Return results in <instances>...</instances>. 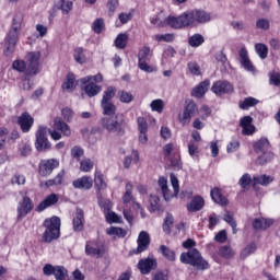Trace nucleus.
I'll return each mask as SVG.
<instances>
[{"label":"nucleus","mask_w":280,"mask_h":280,"mask_svg":"<svg viewBox=\"0 0 280 280\" xmlns=\"http://www.w3.org/2000/svg\"><path fill=\"white\" fill-rule=\"evenodd\" d=\"M100 124L109 135H115V137H124L126 135V118H124L122 114L103 117Z\"/></svg>","instance_id":"obj_1"},{"label":"nucleus","mask_w":280,"mask_h":280,"mask_svg":"<svg viewBox=\"0 0 280 280\" xmlns=\"http://www.w3.org/2000/svg\"><path fill=\"white\" fill-rule=\"evenodd\" d=\"M179 261L192 266L196 270H209V261L205 260L202 254L196 248H190L179 256Z\"/></svg>","instance_id":"obj_2"},{"label":"nucleus","mask_w":280,"mask_h":280,"mask_svg":"<svg viewBox=\"0 0 280 280\" xmlns=\"http://www.w3.org/2000/svg\"><path fill=\"white\" fill-rule=\"evenodd\" d=\"M23 23V14L16 13L12 20L11 28L7 36L5 47L7 54H12L21 34V24Z\"/></svg>","instance_id":"obj_3"},{"label":"nucleus","mask_w":280,"mask_h":280,"mask_svg":"<svg viewBox=\"0 0 280 280\" xmlns=\"http://www.w3.org/2000/svg\"><path fill=\"white\" fill-rule=\"evenodd\" d=\"M104 77L98 73L95 75H88L79 80L83 91L88 97H95L102 93V88L97 83L103 82Z\"/></svg>","instance_id":"obj_4"},{"label":"nucleus","mask_w":280,"mask_h":280,"mask_svg":"<svg viewBox=\"0 0 280 280\" xmlns=\"http://www.w3.org/2000/svg\"><path fill=\"white\" fill-rule=\"evenodd\" d=\"M45 232L43 234V242L51 244L54 240L60 237V218L52 217L44 221Z\"/></svg>","instance_id":"obj_5"},{"label":"nucleus","mask_w":280,"mask_h":280,"mask_svg":"<svg viewBox=\"0 0 280 280\" xmlns=\"http://www.w3.org/2000/svg\"><path fill=\"white\" fill-rule=\"evenodd\" d=\"M49 135L54 141H60L63 137H71V127L68 126L67 122H65L60 118L54 119L52 129H49Z\"/></svg>","instance_id":"obj_6"},{"label":"nucleus","mask_w":280,"mask_h":280,"mask_svg":"<svg viewBox=\"0 0 280 280\" xmlns=\"http://www.w3.org/2000/svg\"><path fill=\"white\" fill-rule=\"evenodd\" d=\"M166 25H170L173 30H183V27H191L189 21V11L182 13L178 16L168 15L166 18Z\"/></svg>","instance_id":"obj_7"},{"label":"nucleus","mask_w":280,"mask_h":280,"mask_svg":"<svg viewBox=\"0 0 280 280\" xmlns=\"http://www.w3.org/2000/svg\"><path fill=\"white\" fill-rule=\"evenodd\" d=\"M34 211V201H32V198L27 197V195H24L22 200L19 201L18 208H16V220L18 222H21L23 218H26Z\"/></svg>","instance_id":"obj_8"},{"label":"nucleus","mask_w":280,"mask_h":280,"mask_svg":"<svg viewBox=\"0 0 280 280\" xmlns=\"http://www.w3.org/2000/svg\"><path fill=\"white\" fill-rule=\"evenodd\" d=\"M26 75H37V73H40V52H28L26 55Z\"/></svg>","instance_id":"obj_9"},{"label":"nucleus","mask_w":280,"mask_h":280,"mask_svg":"<svg viewBox=\"0 0 280 280\" xmlns=\"http://www.w3.org/2000/svg\"><path fill=\"white\" fill-rule=\"evenodd\" d=\"M35 148L37 152H45L47 150H51V143H49V140L47 139V128H38L36 132Z\"/></svg>","instance_id":"obj_10"},{"label":"nucleus","mask_w":280,"mask_h":280,"mask_svg":"<svg viewBox=\"0 0 280 280\" xmlns=\"http://www.w3.org/2000/svg\"><path fill=\"white\" fill-rule=\"evenodd\" d=\"M188 18L190 21V25H196V23H199L200 25H202L211 21V13L205 10L195 9V10L188 11Z\"/></svg>","instance_id":"obj_11"},{"label":"nucleus","mask_w":280,"mask_h":280,"mask_svg":"<svg viewBox=\"0 0 280 280\" xmlns=\"http://www.w3.org/2000/svg\"><path fill=\"white\" fill-rule=\"evenodd\" d=\"M60 162L55 159L50 160H42L38 165V174L39 176H43L44 178H47V176H51V173L59 167Z\"/></svg>","instance_id":"obj_12"},{"label":"nucleus","mask_w":280,"mask_h":280,"mask_svg":"<svg viewBox=\"0 0 280 280\" xmlns=\"http://www.w3.org/2000/svg\"><path fill=\"white\" fill-rule=\"evenodd\" d=\"M196 115H198V105H196L194 101H186L184 113L179 121L183 126H187V124H190L191 117H196Z\"/></svg>","instance_id":"obj_13"},{"label":"nucleus","mask_w":280,"mask_h":280,"mask_svg":"<svg viewBox=\"0 0 280 280\" xmlns=\"http://www.w3.org/2000/svg\"><path fill=\"white\" fill-rule=\"evenodd\" d=\"M171 178V184L174 190V194L172 195V191L170 190L168 187L162 189L163 198L164 200L170 201L172 198H178V194L180 192V185L178 182V177L174 173H171L170 175Z\"/></svg>","instance_id":"obj_14"},{"label":"nucleus","mask_w":280,"mask_h":280,"mask_svg":"<svg viewBox=\"0 0 280 280\" xmlns=\"http://www.w3.org/2000/svg\"><path fill=\"white\" fill-rule=\"evenodd\" d=\"M137 266L141 275H150L152 270H156L159 262L156 258L148 257L140 259Z\"/></svg>","instance_id":"obj_15"},{"label":"nucleus","mask_w":280,"mask_h":280,"mask_svg":"<svg viewBox=\"0 0 280 280\" xmlns=\"http://www.w3.org/2000/svg\"><path fill=\"white\" fill-rule=\"evenodd\" d=\"M212 93L214 95H229V93H233V84L229 81H215L211 88Z\"/></svg>","instance_id":"obj_16"},{"label":"nucleus","mask_w":280,"mask_h":280,"mask_svg":"<svg viewBox=\"0 0 280 280\" xmlns=\"http://www.w3.org/2000/svg\"><path fill=\"white\" fill-rule=\"evenodd\" d=\"M18 125L20 126L22 132H30L32 126H34V117L30 113L24 112L18 118Z\"/></svg>","instance_id":"obj_17"},{"label":"nucleus","mask_w":280,"mask_h":280,"mask_svg":"<svg viewBox=\"0 0 280 280\" xmlns=\"http://www.w3.org/2000/svg\"><path fill=\"white\" fill-rule=\"evenodd\" d=\"M137 242L138 247L136 250H133V253L139 255V253H144V250H148V246H150V234H148L145 231L140 232Z\"/></svg>","instance_id":"obj_18"},{"label":"nucleus","mask_w":280,"mask_h":280,"mask_svg":"<svg viewBox=\"0 0 280 280\" xmlns=\"http://www.w3.org/2000/svg\"><path fill=\"white\" fill-rule=\"evenodd\" d=\"M73 231L80 233L84 231V210L81 208L75 209V214L72 220Z\"/></svg>","instance_id":"obj_19"},{"label":"nucleus","mask_w":280,"mask_h":280,"mask_svg":"<svg viewBox=\"0 0 280 280\" xmlns=\"http://www.w3.org/2000/svg\"><path fill=\"white\" fill-rule=\"evenodd\" d=\"M240 126L242 128V133L245 136L255 135V125H253V117L245 116L241 118Z\"/></svg>","instance_id":"obj_20"},{"label":"nucleus","mask_w":280,"mask_h":280,"mask_svg":"<svg viewBox=\"0 0 280 280\" xmlns=\"http://www.w3.org/2000/svg\"><path fill=\"white\" fill-rule=\"evenodd\" d=\"M74 189H84L89 191L93 187V178L90 176H83L72 182Z\"/></svg>","instance_id":"obj_21"},{"label":"nucleus","mask_w":280,"mask_h":280,"mask_svg":"<svg viewBox=\"0 0 280 280\" xmlns=\"http://www.w3.org/2000/svg\"><path fill=\"white\" fill-rule=\"evenodd\" d=\"M58 203V195L51 194L47 196L42 202L38 203L35 211L37 213H42V211H45L48 207H54V205Z\"/></svg>","instance_id":"obj_22"},{"label":"nucleus","mask_w":280,"mask_h":280,"mask_svg":"<svg viewBox=\"0 0 280 280\" xmlns=\"http://www.w3.org/2000/svg\"><path fill=\"white\" fill-rule=\"evenodd\" d=\"M272 224H275L273 219L257 218L253 221V229H255V231H266V229H270Z\"/></svg>","instance_id":"obj_23"},{"label":"nucleus","mask_w":280,"mask_h":280,"mask_svg":"<svg viewBox=\"0 0 280 280\" xmlns=\"http://www.w3.org/2000/svg\"><path fill=\"white\" fill-rule=\"evenodd\" d=\"M270 148H271L270 141L266 137H262L258 141H255L253 143V149H254V152H256V154H261L262 152H268V150H270Z\"/></svg>","instance_id":"obj_24"},{"label":"nucleus","mask_w":280,"mask_h":280,"mask_svg":"<svg viewBox=\"0 0 280 280\" xmlns=\"http://www.w3.org/2000/svg\"><path fill=\"white\" fill-rule=\"evenodd\" d=\"M241 58V65L246 71H255V66H253V62L250 61V58H248V50H246V47L241 48L240 52Z\"/></svg>","instance_id":"obj_25"},{"label":"nucleus","mask_w":280,"mask_h":280,"mask_svg":"<svg viewBox=\"0 0 280 280\" xmlns=\"http://www.w3.org/2000/svg\"><path fill=\"white\" fill-rule=\"evenodd\" d=\"M211 82L209 80H205L203 82L199 83L195 89L191 91L192 97H197V100H201L205 97V93L209 91Z\"/></svg>","instance_id":"obj_26"},{"label":"nucleus","mask_w":280,"mask_h":280,"mask_svg":"<svg viewBox=\"0 0 280 280\" xmlns=\"http://www.w3.org/2000/svg\"><path fill=\"white\" fill-rule=\"evenodd\" d=\"M202 207H205V199L200 196H196L187 205V210L191 213H196V211H200Z\"/></svg>","instance_id":"obj_27"},{"label":"nucleus","mask_w":280,"mask_h":280,"mask_svg":"<svg viewBox=\"0 0 280 280\" xmlns=\"http://www.w3.org/2000/svg\"><path fill=\"white\" fill-rule=\"evenodd\" d=\"M210 196L213 202H215L217 205H221V207H226V205H229V199L222 196V191L220 190V188H213L210 191Z\"/></svg>","instance_id":"obj_28"},{"label":"nucleus","mask_w":280,"mask_h":280,"mask_svg":"<svg viewBox=\"0 0 280 280\" xmlns=\"http://www.w3.org/2000/svg\"><path fill=\"white\" fill-rule=\"evenodd\" d=\"M75 86H78V84L75 83V74L68 73L65 82L61 85L62 91L72 93V91H75Z\"/></svg>","instance_id":"obj_29"},{"label":"nucleus","mask_w":280,"mask_h":280,"mask_svg":"<svg viewBox=\"0 0 280 280\" xmlns=\"http://www.w3.org/2000/svg\"><path fill=\"white\" fill-rule=\"evenodd\" d=\"M85 255H89L90 257H102L104 255V248L102 247H94L93 243L89 242L85 245Z\"/></svg>","instance_id":"obj_30"},{"label":"nucleus","mask_w":280,"mask_h":280,"mask_svg":"<svg viewBox=\"0 0 280 280\" xmlns=\"http://www.w3.org/2000/svg\"><path fill=\"white\" fill-rule=\"evenodd\" d=\"M101 108L103 109L104 117H115L117 116V106L112 103H101Z\"/></svg>","instance_id":"obj_31"},{"label":"nucleus","mask_w":280,"mask_h":280,"mask_svg":"<svg viewBox=\"0 0 280 280\" xmlns=\"http://www.w3.org/2000/svg\"><path fill=\"white\" fill-rule=\"evenodd\" d=\"M65 180V170L60 171L55 178L45 182V187H59Z\"/></svg>","instance_id":"obj_32"},{"label":"nucleus","mask_w":280,"mask_h":280,"mask_svg":"<svg viewBox=\"0 0 280 280\" xmlns=\"http://www.w3.org/2000/svg\"><path fill=\"white\" fill-rule=\"evenodd\" d=\"M94 183H95L97 196H102V192L107 187L106 182H104V175L102 173H96Z\"/></svg>","instance_id":"obj_33"},{"label":"nucleus","mask_w":280,"mask_h":280,"mask_svg":"<svg viewBox=\"0 0 280 280\" xmlns=\"http://www.w3.org/2000/svg\"><path fill=\"white\" fill-rule=\"evenodd\" d=\"M260 154L261 155H259L256 160V165H266L267 163H270L272 159H275V153L270 150H267Z\"/></svg>","instance_id":"obj_34"},{"label":"nucleus","mask_w":280,"mask_h":280,"mask_svg":"<svg viewBox=\"0 0 280 280\" xmlns=\"http://www.w3.org/2000/svg\"><path fill=\"white\" fill-rule=\"evenodd\" d=\"M275 178L270 175H260L253 177V185H262V187H266L272 183Z\"/></svg>","instance_id":"obj_35"},{"label":"nucleus","mask_w":280,"mask_h":280,"mask_svg":"<svg viewBox=\"0 0 280 280\" xmlns=\"http://www.w3.org/2000/svg\"><path fill=\"white\" fill-rule=\"evenodd\" d=\"M259 103V100L249 96L246 97L244 101H241L238 103V106L242 110H248V108H252L253 106H257V104Z\"/></svg>","instance_id":"obj_36"},{"label":"nucleus","mask_w":280,"mask_h":280,"mask_svg":"<svg viewBox=\"0 0 280 280\" xmlns=\"http://www.w3.org/2000/svg\"><path fill=\"white\" fill-rule=\"evenodd\" d=\"M125 194L122 196V202L124 205H128L129 202H135V197L132 196V183H127L125 186Z\"/></svg>","instance_id":"obj_37"},{"label":"nucleus","mask_w":280,"mask_h":280,"mask_svg":"<svg viewBox=\"0 0 280 280\" xmlns=\"http://www.w3.org/2000/svg\"><path fill=\"white\" fill-rule=\"evenodd\" d=\"M159 250L163 257L168 259V261H176V253L170 247L161 245Z\"/></svg>","instance_id":"obj_38"},{"label":"nucleus","mask_w":280,"mask_h":280,"mask_svg":"<svg viewBox=\"0 0 280 280\" xmlns=\"http://www.w3.org/2000/svg\"><path fill=\"white\" fill-rule=\"evenodd\" d=\"M127 45H128V34L126 33L118 34L115 39V47L117 49H126Z\"/></svg>","instance_id":"obj_39"},{"label":"nucleus","mask_w":280,"mask_h":280,"mask_svg":"<svg viewBox=\"0 0 280 280\" xmlns=\"http://www.w3.org/2000/svg\"><path fill=\"white\" fill-rule=\"evenodd\" d=\"M117 95V89L115 86H108L104 92H103V98L101 103H112L110 100Z\"/></svg>","instance_id":"obj_40"},{"label":"nucleus","mask_w":280,"mask_h":280,"mask_svg":"<svg viewBox=\"0 0 280 280\" xmlns=\"http://www.w3.org/2000/svg\"><path fill=\"white\" fill-rule=\"evenodd\" d=\"M132 161L135 163H139V152L136 150H132L131 155H127L124 160V168L128 170L130 165L132 164Z\"/></svg>","instance_id":"obj_41"},{"label":"nucleus","mask_w":280,"mask_h":280,"mask_svg":"<svg viewBox=\"0 0 280 280\" xmlns=\"http://www.w3.org/2000/svg\"><path fill=\"white\" fill-rule=\"evenodd\" d=\"M219 255L220 257H223L224 259H231L232 257L235 256V252L233 248L229 245L221 246L219 248Z\"/></svg>","instance_id":"obj_42"},{"label":"nucleus","mask_w":280,"mask_h":280,"mask_svg":"<svg viewBox=\"0 0 280 280\" xmlns=\"http://www.w3.org/2000/svg\"><path fill=\"white\" fill-rule=\"evenodd\" d=\"M73 56L75 62H78L79 65H85V62H89L86 55H84V49L82 48L74 49Z\"/></svg>","instance_id":"obj_43"},{"label":"nucleus","mask_w":280,"mask_h":280,"mask_svg":"<svg viewBox=\"0 0 280 280\" xmlns=\"http://www.w3.org/2000/svg\"><path fill=\"white\" fill-rule=\"evenodd\" d=\"M255 51L258 54L261 60H266L268 58V46L266 44L258 43L255 45Z\"/></svg>","instance_id":"obj_44"},{"label":"nucleus","mask_w":280,"mask_h":280,"mask_svg":"<svg viewBox=\"0 0 280 280\" xmlns=\"http://www.w3.org/2000/svg\"><path fill=\"white\" fill-rule=\"evenodd\" d=\"M98 198V206L103 210V212L106 214L113 209V202L109 199H103L102 195L97 196Z\"/></svg>","instance_id":"obj_45"},{"label":"nucleus","mask_w":280,"mask_h":280,"mask_svg":"<svg viewBox=\"0 0 280 280\" xmlns=\"http://www.w3.org/2000/svg\"><path fill=\"white\" fill-rule=\"evenodd\" d=\"M202 43H205V36L201 34H195L188 39V45H190V47H200Z\"/></svg>","instance_id":"obj_46"},{"label":"nucleus","mask_w":280,"mask_h":280,"mask_svg":"<svg viewBox=\"0 0 280 280\" xmlns=\"http://www.w3.org/2000/svg\"><path fill=\"white\" fill-rule=\"evenodd\" d=\"M172 226H174V217L172 214L167 213V215L163 222L164 233L170 235V233H172Z\"/></svg>","instance_id":"obj_47"},{"label":"nucleus","mask_w":280,"mask_h":280,"mask_svg":"<svg viewBox=\"0 0 280 280\" xmlns=\"http://www.w3.org/2000/svg\"><path fill=\"white\" fill-rule=\"evenodd\" d=\"M117 95H118L119 102H121L122 104H130V102L135 100V96L132 95V93H129L127 91H119Z\"/></svg>","instance_id":"obj_48"},{"label":"nucleus","mask_w":280,"mask_h":280,"mask_svg":"<svg viewBox=\"0 0 280 280\" xmlns=\"http://www.w3.org/2000/svg\"><path fill=\"white\" fill-rule=\"evenodd\" d=\"M59 10L63 14H69L71 10H73V2L72 1H66V0H59Z\"/></svg>","instance_id":"obj_49"},{"label":"nucleus","mask_w":280,"mask_h":280,"mask_svg":"<svg viewBox=\"0 0 280 280\" xmlns=\"http://www.w3.org/2000/svg\"><path fill=\"white\" fill-rule=\"evenodd\" d=\"M104 19L102 18L96 19L92 24V30L95 34H102V32H104Z\"/></svg>","instance_id":"obj_50"},{"label":"nucleus","mask_w":280,"mask_h":280,"mask_svg":"<svg viewBox=\"0 0 280 280\" xmlns=\"http://www.w3.org/2000/svg\"><path fill=\"white\" fill-rule=\"evenodd\" d=\"M255 250H257V244L255 243H250L249 245H247L241 253V257L243 259H246V257H250V255H253V253H255Z\"/></svg>","instance_id":"obj_51"},{"label":"nucleus","mask_w":280,"mask_h":280,"mask_svg":"<svg viewBox=\"0 0 280 280\" xmlns=\"http://www.w3.org/2000/svg\"><path fill=\"white\" fill-rule=\"evenodd\" d=\"M107 235H116V237H126V231L121 228H108L106 229Z\"/></svg>","instance_id":"obj_52"},{"label":"nucleus","mask_w":280,"mask_h":280,"mask_svg":"<svg viewBox=\"0 0 280 280\" xmlns=\"http://www.w3.org/2000/svg\"><path fill=\"white\" fill-rule=\"evenodd\" d=\"M150 21L155 27H165V25H167V19L163 20L161 14L154 15Z\"/></svg>","instance_id":"obj_53"},{"label":"nucleus","mask_w":280,"mask_h":280,"mask_svg":"<svg viewBox=\"0 0 280 280\" xmlns=\"http://www.w3.org/2000/svg\"><path fill=\"white\" fill-rule=\"evenodd\" d=\"M12 69L19 71V73H26L27 65L23 60H15L12 63Z\"/></svg>","instance_id":"obj_54"},{"label":"nucleus","mask_w":280,"mask_h":280,"mask_svg":"<svg viewBox=\"0 0 280 280\" xmlns=\"http://www.w3.org/2000/svg\"><path fill=\"white\" fill-rule=\"evenodd\" d=\"M256 27L257 30H264L265 32H268L270 30V20L260 18L256 21Z\"/></svg>","instance_id":"obj_55"},{"label":"nucleus","mask_w":280,"mask_h":280,"mask_svg":"<svg viewBox=\"0 0 280 280\" xmlns=\"http://www.w3.org/2000/svg\"><path fill=\"white\" fill-rule=\"evenodd\" d=\"M163 108H165V104L163 103V100L158 98L151 102V109L155 113H163Z\"/></svg>","instance_id":"obj_56"},{"label":"nucleus","mask_w":280,"mask_h":280,"mask_svg":"<svg viewBox=\"0 0 280 280\" xmlns=\"http://www.w3.org/2000/svg\"><path fill=\"white\" fill-rule=\"evenodd\" d=\"M250 183H253V178L250 177V174L246 173L244 174L240 180H238V185L243 188V189H248V186L250 185Z\"/></svg>","instance_id":"obj_57"},{"label":"nucleus","mask_w":280,"mask_h":280,"mask_svg":"<svg viewBox=\"0 0 280 280\" xmlns=\"http://www.w3.org/2000/svg\"><path fill=\"white\" fill-rule=\"evenodd\" d=\"M154 40L158 43L164 42V43H173L174 42V34H161V35H155Z\"/></svg>","instance_id":"obj_58"},{"label":"nucleus","mask_w":280,"mask_h":280,"mask_svg":"<svg viewBox=\"0 0 280 280\" xmlns=\"http://www.w3.org/2000/svg\"><path fill=\"white\" fill-rule=\"evenodd\" d=\"M269 84H271L272 86H280V72H269Z\"/></svg>","instance_id":"obj_59"},{"label":"nucleus","mask_w":280,"mask_h":280,"mask_svg":"<svg viewBox=\"0 0 280 280\" xmlns=\"http://www.w3.org/2000/svg\"><path fill=\"white\" fill-rule=\"evenodd\" d=\"M105 218H106V221L108 222V224L119 223L121 220V218L117 213H115L110 210H109V212L105 213Z\"/></svg>","instance_id":"obj_60"},{"label":"nucleus","mask_w":280,"mask_h":280,"mask_svg":"<svg viewBox=\"0 0 280 280\" xmlns=\"http://www.w3.org/2000/svg\"><path fill=\"white\" fill-rule=\"evenodd\" d=\"M93 161H91V159H85L83 161H81L80 163V170L81 172H90L93 170Z\"/></svg>","instance_id":"obj_61"},{"label":"nucleus","mask_w":280,"mask_h":280,"mask_svg":"<svg viewBox=\"0 0 280 280\" xmlns=\"http://www.w3.org/2000/svg\"><path fill=\"white\" fill-rule=\"evenodd\" d=\"M151 54L150 47L143 46L138 54V60H150L149 56H151Z\"/></svg>","instance_id":"obj_62"},{"label":"nucleus","mask_w":280,"mask_h":280,"mask_svg":"<svg viewBox=\"0 0 280 280\" xmlns=\"http://www.w3.org/2000/svg\"><path fill=\"white\" fill-rule=\"evenodd\" d=\"M187 67H188V71L192 75H200V66H198L197 62L190 61V62H188Z\"/></svg>","instance_id":"obj_63"},{"label":"nucleus","mask_w":280,"mask_h":280,"mask_svg":"<svg viewBox=\"0 0 280 280\" xmlns=\"http://www.w3.org/2000/svg\"><path fill=\"white\" fill-rule=\"evenodd\" d=\"M137 121L139 132H148V120L144 117H138Z\"/></svg>","instance_id":"obj_64"}]
</instances>
